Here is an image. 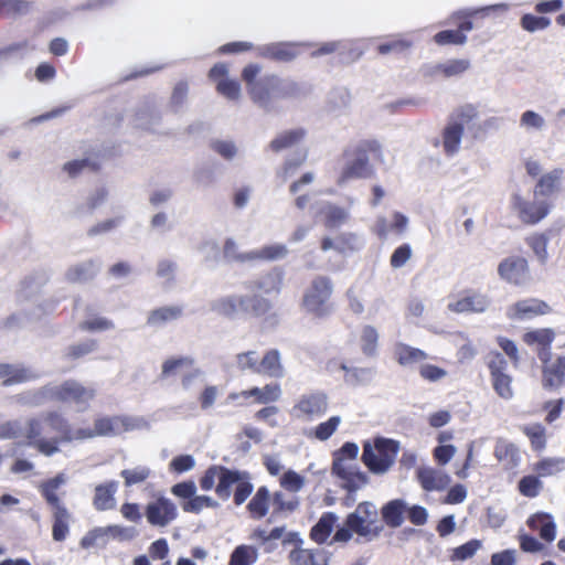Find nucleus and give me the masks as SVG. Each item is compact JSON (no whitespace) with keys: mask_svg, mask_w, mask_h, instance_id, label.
<instances>
[{"mask_svg":"<svg viewBox=\"0 0 565 565\" xmlns=\"http://www.w3.org/2000/svg\"><path fill=\"white\" fill-rule=\"evenodd\" d=\"M125 419L120 417L114 418H99L95 422L94 433L95 436H105V435H114L119 433V428L125 426Z\"/></svg>","mask_w":565,"mask_h":565,"instance_id":"41","label":"nucleus"},{"mask_svg":"<svg viewBox=\"0 0 565 565\" xmlns=\"http://www.w3.org/2000/svg\"><path fill=\"white\" fill-rule=\"evenodd\" d=\"M146 516L150 524L154 526H167L177 518V507L167 498L148 503Z\"/></svg>","mask_w":565,"mask_h":565,"instance_id":"10","label":"nucleus"},{"mask_svg":"<svg viewBox=\"0 0 565 565\" xmlns=\"http://www.w3.org/2000/svg\"><path fill=\"white\" fill-rule=\"evenodd\" d=\"M498 275L509 284L523 286L530 280L527 260L520 256L504 258L498 266Z\"/></svg>","mask_w":565,"mask_h":565,"instance_id":"9","label":"nucleus"},{"mask_svg":"<svg viewBox=\"0 0 565 565\" xmlns=\"http://www.w3.org/2000/svg\"><path fill=\"white\" fill-rule=\"evenodd\" d=\"M551 310L550 306L539 299H525L515 302L508 310V316L511 319H531L536 316L548 313Z\"/></svg>","mask_w":565,"mask_h":565,"instance_id":"11","label":"nucleus"},{"mask_svg":"<svg viewBox=\"0 0 565 565\" xmlns=\"http://www.w3.org/2000/svg\"><path fill=\"white\" fill-rule=\"evenodd\" d=\"M527 244L533 249L539 262L545 264L547 259V238L544 235H534L527 238Z\"/></svg>","mask_w":565,"mask_h":565,"instance_id":"51","label":"nucleus"},{"mask_svg":"<svg viewBox=\"0 0 565 565\" xmlns=\"http://www.w3.org/2000/svg\"><path fill=\"white\" fill-rule=\"evenodd\" d=\"M257 373L266 374L271 377H281L284 375V367L280 362V353L278 350L273 349L266 352L259 362Z\"/></svg>","mask_w":565,"mask_h":565,"instance_id":"21","label":"nucleus"},{"mask_svg":"<svg viewBox=\"0 0 565 565\" xmlns=\"http://www.w3.org/2000/svg\"><path fill=\"white\" fill-rule=\"evenodd\" d=\"M470 67V61L466 58L449 60L445 63L437 64L434 66L427 75H435L437 73L444 74L445 77L458 76L465 73Z\"/></svg>","mask_w":565,"mask_h":565,"instance_id":"28","label":"nucleus"},{"mask_svg":"<svg viewBox=\"0 0 565 565\" xmlns=\"http://www.w3.org/2000/svg\"><path fill=\"white\" fill-rule=\"evenodd\" d=\"M417 478L422 487L427 491L444 490L450 483L449 476L433 468H419L417 470Z\"/></svg>","mask_w":565,"mask_h":565,"instance_id":"13","label":"nucleus"},{"mask_svg":"<svg viewBox=\"0 0 565 565\" xmlns=\"http://www.w3.org/2000/svg\"><path fill=\"white\" fill-rule=\"evenodd\" d=\"M189 86L185 82H179L175 84L171 98L170 108L173 113H178L186 102Z\"/></svg>","mask_w":565,"mask_h":565,"instance_id":"45","label":"nucleus"},{"mask_svg":"<svg viewBox=\"0 0 565 565\" xmlns=\"http://www.w3.org/2000/svg\"><path fill=\"white\" fill-rule=\"evenodd\" d=\"M379 333L372 326H365L361 334L362 352L366 355H374L376 352Z\"/></svg>","mask_w":565,"mask_h":565,"instance_id":"43","label":"nucleus"},{"mask_svg":"<svg viewBox=\"0 0 565 565\" xmlns=\"http://www.w3.org/2000/svg\"><path fill=\"white\" fill-rule=\"evenodd\" d=\"M337 516L333 513H326L311 529L310 536L317 543H322L330 535Z\"/></svg>","mask_w":565,"mask_h":565,"instance_id":"37","label":"nucleus"},{"mask_svg":"<svg viewBox=\"0 0 565 565\" xmlns=\"http://www.w3.org/2000/svg\"><path fill=\"white\" fill-rule=\"evenodd\" d=\"M291 565H328L329 555L323 551L312 552L301 547H296L289 553Z\"/></svg>","mask_w":565,"mask_h":565,"instance_id":"14","label":"nucleus"},{"mask_svg":"<svg viewBox=\"0 0 565 565\" xmlns=\"http://www.w3.org/2000/svg\"><path fill=\"white\" fill-rule=\"evenodd\" d=\"M258 557V552L250 545H239L231 554L228 565H253Z\"/></svg>","mask_w":565,"mask_h":565,"instance_id":"38","label":"nucleus"},{"mask_svg":"<svg viewBox=\"0 0 565 565\" xmlns=\"http://www.w3.org/2000/svg\"><path fill=\"white\" fill-rule=\"evenodd\" d=\"M477 110L472 105L460 107L450 118L451 122H461V127L477 117Z\"/></svg>","mask_w":565,"mask_h":565,"instance_id":"63","label":"nucleus"},{"mask_svg":"<svg viewBox=\"0 0 565 565\" xmlns=\"http://www.w3.org/2000/svg\"><path fill=\"white\" fill-rule=\"evenodd\" d=\"M216 89L231 100H237L241 97V86L236 81L223 78L217 83Z\"/></svg>","mask_w":565,"mask_h":565,"instance_id":"49","label":"nucleus"},{"mask_svg":"<svg viewBox=\"0 0 565 565\" xmlns=\"http://www.w3.org/2000/svg\"><path fill=\"white\" fill-rule=\"evenodd\" d=\"M117 483L110 481L107 484H99L95 488L94 505L97 510H108L114 507Z\"/></svg>","mask_w":565,"mask_h":565,"instance_id":"29","label":"nucleus"},{"mask_svg":"<svg viewBox=\"0 0 565 565\" xmlns=\"http://www.w3.org/2000/svg\"><path fill=\"white\" fill-rule=\"evenodd\" d=\"M288 249L285 245L266 246L259 252H252L246 254L237 253V245L232 238H227L224 244V257L228 260L246 262L256 258L278 259L287 255Z\"/></svg>","mask_w":565,"mask_h":565,"instance_id":"8","label":"nucleus"},{"mask_svg":"<svg viewBox=\"0 0 565 565\" xmlns=\"http://www.w3.org/2000/svg\"><path fill=\"white\" fill-rule=\"evenodd\" d=\"M512 207L516 211L519 218L525 224H535L543 220L547 213L548 203L540 198H535L532 202L525 201L518 193L512 195Z\"/></svg>","mask_w":565,"mask_h":565,"instance_id":"6","label":"nucleus"},{"mask_svg":"<svg viewBox=\"0 0 565 565\" xmlns=\"http://www.w3.org/2000/svg\"><path fill=\"white\" fill-rule=\"evenodd\" d=\"M269 491L266 487H260L253 499L249 501L247 509L254 518L260 519L268 511Z\"/></svg>","mask_w":565,"mask_h":565,"instance_id":"36","label":"nucleus"},{"mask_svg":"<svg viewBox=\"0 0 565 565\" xmlns=\"http://www.w3.org/2000/svg\"><path fill=\"white\" fill-rule=\"evenodd\" d=\"M149 475L150 470L148 468H138L134 470L126 469L121 471L126 487L143 482L149 477Z\"/></svg>","mask_w":565,"mask_h":565,"instance_id":"59","label":"nucleus"},{"mask_svg":"<svg viewBox=\"0 0 565 565\" xmlns=\"http://www.w3.org/2000/svg\"><path fill=\"white\" fill-rule=\"evenodd\" d=\"M345 524L353 532L369 540L377 537L382 531V526L369 525L361 515L354 512L348 515Z\"/></svg>","mask_w":565,"mask_h":565,"instance_id":"25","label":"nucleus"},{"mask_svg":"<svg viewBox=\"0 0 565 565\" xmlns=\"http://www.w3.org/2000/svg\"><path fill=\"white\" fill-rule=\"evenodd\" d=\"M489 306V300L484 296H473L460 299L448 305L449 310L455 312H482Z\"/></svg>","mask_w":565,"mask_h":565,"instance_id":"30","label":"nucleus"},{"mask_svg":"<svg viewBox=\"0 0 565 565\" xmlns=\"http://www.w3.org/2000/svg\"><path fill=\"white\" fill-rule=\"evenodd\" d=\"M492 381L493 388L500 397L509 399L513 396V391L511 387L512 381L507 373L492 376Z\"/></svg>","mask_w":565,"mask_h":565,"instance_id":"48","label":"nucleus"},{"mask_svg":"<svg viewBox=\"0 0 565 565\" xmlns=\"http://www.w3.org/2000/svg\"><path fill=\"white\" fill-rule=\"evenodd\" d=\"M481 546V542L478 540H472L457 548L454 550L451 555L452 561H465L470 558Z\"/></svg>","mask_w":565,"mask_h":565,"instance_id":"55","label":"nucleus"},{"mask_svg":"<svg viewBox=\"0 0 565 565\" xmlns=\"http://www.w3.org/2000/svg\"><path fill=\"white\" fill-rule=\"evenodd\" d=\"M555 337V333L552 329H540L531 332H526L523 335V340L527 344L537 343L540 347H550L553 339Z\"/></svg>","mask_w":565,"mask_h":565,"instance_id":"44","label":"nucleus"},{"mask_svg":"<svg viewBox=\"0 0 565 565\" xmlns=\"http://www.w3.org/2000/svg\"><path fill=\"white\" fill-rule=\"evenodd\" d=\"M435 41L439 45L454 43V44H465L467 41V36L459 32V31H452V30H446L437 33L435 35Z\"/></svg>","mask_w":565,"mask_h":565,"instance_id":"58","label":"nucleus"},{"mask_svg":"<svg viewBox=\"0 0 565 565\" xmlns=\"http://www.w3.org/2000/svg\"><path fill=\"white\" fill-rule=\"evenodd\" d=\"M280 484L291 492H298L305 486V478L292 470H288L281 477Z\"/></svg>","mask_w":565,"mask_h":565,"instance_id":"52","label":"nucleus"},{"mask_svg":"<svg viewBox=\"0 0 565 565\" xmlns=\"http://www.w3.org/2000/svg\"><path fill=\"white\" fill-rule=\"evenodd\" d=\"M524 433L531 439L532 446L541 450L545 446V429L541 424L526 426Z\"/></svg>","mask_w":565,"mask_h":565,"instance_id":"50","label":"nucleus"},{"mask_svg":"<svg viewBox=\"0 0 565 565\" xmlns=\"http://www.w3.org/2000/svg\"><path fill=\"white\" fill-rule=\"evenodd\" d=\"M397 361L401 365L419 362L426 359V353L419 349H415L405 344L396 345L395 350Z\"/></svg>","mask_w":565,"mask_h":565,"instance_id":"40","label":"nucleus"},{"mask_svg":"<svg viewBox=\"0 0 565 565\" xmlns=\"http://www.w3.org/2000/svg\"><path fill=\"white\" fill-rule=\"evenodd\" d=\"M354 513L361 515L369 525H374L379 519L377 509L371 502L360 503Z\"/></svg>","mask_w":565,"mask_h":565,"instance_id":"60","label":"nucleus"},{"mask_svg":"<svg viewBox=\"0 0 565 565\" xmlns=\"http://www.w3.org/2000/svg\"><path fill=\"white\" fill-rule=\"evenodd\" d=\"M52 399L51 385H45L38 391L26 392L17 396V402L21 405L36 407Z\"/></svg>","mask_w":565,"mask_h":565,"instance_id":"34","label":"nucleus"},{"mask_svg":"<svg viewBox=\"0 0 565 565\" xmlns=\"http://www.w3.org/2000/svg\"><path fill=\"white\" fill-rule=\"evenodd\" d=\"M344 481L345 483L343 484V487L349 492H355L356 490H359L369 482V477L364 472L353 470L350 473L349 478H347Z\"/></svg>","mask_w":565,"mask_h":565,"instance_id":"61","label":"nucleus"},{"mask_svg":"<svg viewBox=\"0 0 565 565\" xmlns=\"http://www.w3.org/2000/svg\"><path fill=\"white\" fill-rule=\"evenodd\" d=\"M305 134L306 131L301 128L284 131L270 141L269 148L275 152L291 148L302 140Z\"/></svg>","mask_w":565,"mask_h":565,"instance_id":"24","label":"nucleus"},{"mask_svg":"<svg viewBox=\"0 0 565 565\" xmlns=\"http://www.w3.org/2000/svg\"><path fill=\"white\" fill-rule=\"evenodd\" d=\"M565 379V358H558L554 363L543 369V386L548 388L559 387Z\"/></svg>","mask_w":565,"mask_h":565,"instance_id":"18","label":"nucleus"},{"mask_svg":"<svg viewBox=\"0 0 565 565\" xmlns=\"http://www.w3.org/2000/svg\"><path fill=\"white\" fill-rule=\"evenodd\" d=\"M340 422L341 418L339 416H333L326 423H321L315 430V437L319 440L329 439L331 435L335 431Z\"/></svg>","mask_w":565,"mask_h":565,"instance_id":"53","label":"nucleus"},{"mask_svg":"<svg viewBox=\"0 0 565 565\" xmlns=\"http://www.w3.org/2000/svg\"><path fill=\"white\" fill-rule=\"evenodd\" d=\"M332 294V282L328 277L315 278L303 296V306L308 312L324 317L330 312L329 299Z\"/></svg>","mask_w":565,"mask_h":565,"instance_id":"4","label":"nucleus"},{"mask_svg":"<svg viewBox=\"0 0 565 565\" xmlns=\"http://www.w3.org/2000/svg\"><path fill=\"white\" fill-rule=\"evenodd\" d=\"M541 487V481L534 476L523 477L519 482L520 492L530 498L536 497Z\"/></svg>","mask_w":565,"mask_h":565,"instance_id":"54","label":"nucleus"},{"mask_svg":"<svg viewBox=\"0 0 565 565\" xmlns=\"http://www.w3.org/2000/svg\"><path fill=\"white\" fill-rule=\"evenodd\" d=\"M350 103V94L344 88H335L329 93L328 104L332 109L347 107Z\"/></svg>","mask_w":565,"mask_h":565,"instance_id":"56","label":"nucleus"},{"mask_svg":"<svg viewBox=\"0 0 565 565\" xmlns=\"http://www.w3.org/2000/svg\"><path fill=\"white\" fill-rule=\"evenodd\" d=\"M211 148L225 160H232L237 154V147L232 140L215 139L211 141Z\"/></svg>","mask_w":565,"mask_h":565,"instance_id":"47","label":"nucleus"},{"mask_svg":"<svg viewBox=\"0 0 565 565\" xmlns=\"http://www.w3.org/2000/svg\"><path fill=\"white\" fill-rule=\"evenodd\" d=\"M328 408L327 395L322 393L303 395L295 406L303 415L313 416L323 414Z\"/></svg>","mask_w":565,"mask_h":565,"instance_id":"15","label":"nucleus"},{"mask_svg":"<svg viewBox=\"0 0 565 565\" xmlns=\"http://www.w3.org/2000/svg\"><path fill=\"white\" fill-rule=\"evenodd\" d=\"M243 395L246 397L254 396L257 398L259 403L266 404L269 402L277 401L279 398L280 387L277 384L266 385L263 388L254 387L249 391L243 392Z\"/></svg>","mask_w":565,"mask_h":565,"instance_id":"42","label":"nucleus"},{"mask_svg":"<svg viewBox=\"0 0 565 565\" xmlns=\"http://www.w3.org/2000/svg\"><path fill=\"white\" fill-rule=\"evenodd\" d=\"M98 269L99 266L94 260H85L71 266L65 273V278L72 284L86 282L94 278Z\"/></svg>","mask_w":565,"mask_h":565,"instance_id":"17","label":"nucleus"},{"mask_svg":"<svg viewBox=\"0 0 565 565\" xmlns=\"http://www.w3.org/2000/svg\"><path fill=\"white\" fill-rule=\"evenodd\" d=\"M22 433V426L19 420H9L0 424V438L14 439Z\"/></svg>","mask_w":565,"mask_h":565,"instance_id":"62","label":"nucleus"},{"mask_svg":"<svg viewBox=\"0 0 565 565\" xmlns=\"http://www.w3.org/2000/svg\"><path fill=\"white\" fill-rule=\"evenodd\" d=\"M405 510L406 503L403 500H393L382 508V515L387 525L398 527L403 523Z\"/></svg>","mask_w":565,"mask_h":565,"instance_id":"31","label":"nucleus"},{"mask_svg":"<svg viewBox=\"0 0 565 565\" xmlns=\"http://www.w3.org/2000/svg\"><path fill=\"white\" fill-rule=\"evenodd\" d=\"M462 134L461 122L449 121L445 127L443 145L447 154L451 156L458 151Z\"/></svg>","mask_w":565,"mask_h":565,"instance_id":"27","label":"nucleus"},{"mask_svg":"<svg viewBox=\"0 0 565 565\" xmlns=\"http://www.w3.org/2000/svg\"><path fill=\"white\" fill-rule=\"evenodd\" d=\"M243 477L244 475L238 471H233L220 466V473L217 476L218 484L215 488L218 497L222 499L230 498L231 487L235 483H238Z\"/></svg>","mask_w":565,"mask_h":565,"instance_id":"26","label":"nucleus"},{"mask_svg":"<svg viewBox=\"0 0 565 565\" xmlns=\"http://www.w3.org/2000/svg\"><path fill=\"white\" fill-rule=\"evenodd\" d=\"M239 308L244 312L260 317L271 309V303L258 295L241 296Z\"/></svg>","mask_w":565,"mask_h":565,"instance_id":"23","label":"nucleus"},{"mask_svg":"<svg viewBox=\"0 0 565 565\" xmlns=\"http://www.w3.org/2000/svg\"><path fill=\"white\" fill-rule=\"evenodd\" d=\"M380 146L376 142L359 146L351 156H348V160L338 183L342 184L349 179L370 178L373 174V168L370 163L367 151H375Z\"/></svg>","mask_w":565,"mask_h":565,"instance_id":"5","label":"nucleus"},{"mask_svg":"<svg viewBox=\"0 0 565 565\" xmlns=\"http://www.w3.org/2000/svg\"><path fill=\"white\" fill-rule=\"evenodd\" d=\"M182 315V308L179 306L161 307L152 310L148 317V323L158 326L167 321L175 320Z\"/></svg>","mask_w":565,"mask_h":565,"instance_id":"39","label":"nucleus"},{"mask_svg":"<svg viewBox=\"0 0 565 565\" xmlns=\"http://www.w3.org/2000/svg\"><path fill=\"white\" fill-rule=\"evenodd\" d=\"M399 444L396 440L376 437L363 444L362 461L375 475L385 473L395 462Z\"/></svg>","mask_w":565,"mask_h":565,"instance_id":"1","label":"nucleus"},{"mask_svg":"<svg viewBox=\"0 0 565 565\" xmlns=\"http://www.w3.org/2000/svg\"><path fill=\"white\" fill-rule=\"evenodd\" d=\"M52 399L87 404L95 396V390L85 387L76 381L68 380L61 385H51Z\"/></svg>","mask_w":565,"mask_h":565,"instance_id":"7","label":"nucleus"},{"mask_svg":"<svg viewBox=\"0 0 565 565\" xmlns=\"http://www.w3.org/2000/svg\"><path fill=\"white\" fill-rule=\"evenodd\" d=\"M161 119L160 111L153 105L142 106L135 115V125L139 128L148 129L157 125Z\"/></svg>","mask_w":565,"mask_h":565,"instance_id":"35","label":"nucleus"},{"mask_svg":"<svg viewBox=\"0 0 565 565\" xmlns=\"http://www.w3.org/2000/svg\"><path fill=\"white\" fill-rule=\"evenodd\" d=\"M260 55L277 62H290L297 53L286 44H270L260 49Z\"/></svg>","mask_w":565,"mask_h":565,"instance_id":"33","label":"nucleus"},{"mask_svg":"<svg viewBox=\"0 0 565 565\" xmlns=\"http://www.w3.org/2000/svg\"><path fill=\"white\" fill-rule=\"evenodd\" d=\"M564 463L563 459L548 458L540 461L536 465V470L541 476H550L558 472Z\"/></svg>","mask_w":565,"mask_h":565,"instance_id":"64","label":"nucleus"},{"mask_svg":"<svg viewBox=\"0 0 565 565\" xmlns=\"http://www.w3.org/2000/svg\"><path fill=\"white\" fill-rule=\"evenodd\" d=\"M321 212L326 216L324 226L327 228H337L345 224L350 218L349 210L329 202L323 205Z\"/></svg>","mask_w":565,"mask_h":565,"instance_id":"22","label":"nucleus"},{"mask_svg":"<svg viewBox=\"0 0 565 565\" xmlns=\"http://www.w3.org/2000/svg\"><path fill=\"white\" fill-rule=\"evenodd\" d=\"M248 95L252 102L265 113H278L280 110L279 100L282 99L280 77L271 74L258 78Z\"/></svg>","mask_w":565,"mask_h":565,"instance_id":"3","label":"nucleus"},{"mask_svg":"<svg viewBox=\"0 0 565 565\" xmlns=\"http://www.w3.org/2000/svg\"><path fill=\"white\" fill-rule=\"evenodd\" d=\"M281 273L277 270H271L256 280L248 282V288L253 291H259L264 294H269L271 291H278L281 285Z\"/></svg>","mask_w":565,"mask_h":565,"instance_id":"19","label":"nucleus"},{"mask_svg":"<svg viewBox=\"0 0 565 565\" xmlns=\"http://www.w3.org/2000/svg\"><path fill=\"white\" fill-rule=\"evenodd\" d=\"M192 364L193 360L191 358L169 359L162 365L161 377L166 379L175 375L179 370L189 367Z\"/></svg>","mask_w":565,"mask_h":565,"instance_id":"46","label":"nucleus"},{"mask_svg":"<svg viewBox=\"0 0 565 565\" xmlns=\"http://www.w3.org/2000/svg\"><path fill=\"white\" fill-rule=\"evenodd\" d=\"M564 175L562 169H555L550 173L544 174L537 182L534 189V196H548L558 190V183Z\"/></svg>","mask_w":565,"mask_h":565,"instance_id":"20","label":"nucleus"},{"mask_svg":"<svg viewBox=\"0 0 565 565\" xmlns=\"http://www.w3.org/2000/svg\"><path fill=\"white\" fill-rule=\"evenodd\" d=\"M241 296H227L211 302V310L220 316L232 318L239 308Z\"/></svg>","mask_w":565,"mask_h":565,"instance_id":"32","label":"nucleus"},{"mask_svg":"<svg viewBox=\"0 0 565 565\" xmlns=\"http://www.w3.org/2000/svg\"><path fill=\"white\" fill-rule=\"evenodd\" d=\"M312 90V86L308 83L280 77V93L282 99L302 100L309 97Z\"/></svg>","mask_w":565,"mask_h":565,"instance_id":"16","label":"nucleus"},{"mask_svg":"<svg viewBox=\"0 0 565 565\" xmlns=\"http://www.w3.org/2000/svg\"><path fill=\"white\" fill-rule=\"evenodd\" d=\"M38 377V374L22 364L0 363V379L2 384L9 386L17 383L26 382Z\"/></svg>","mask_w":565,"mask_h":565,"instance_id":"12","label":"nucleus"},{"mask_svg":"<svg viewBox=\"0 0 565 565\" xmlns=\"http://www.w3.org/2000/svg\"><path fill=\"white\" fill-rule=\"evenodd\" d=\"M49 430L61 434L65 441L73 440V437L71 436V426L57 412H46L40 414L38 417L30 418L26 422L25 437L30 441L44 439L43 435L47 434Z\"/></svg>","mask_w":565,"mask_h":565,"instance_id":"2","label":"nucleus"},{"mask_svg":"<svg viewBox=\"0 0 565 565\" xmlns=\"http://www.w3.org/2000/svg\"><path fill=\"white\" fill-rule=\"evenodd\" d=\"M551 21L548 18L535 17L532 14H524L521 20L522 26L529 31L534 32L536 30H543L550 25Z\"/></svg>","mask_w":565,"mask_h":565,"instance_id":"57","label":"nucleus"}]
</instances>
